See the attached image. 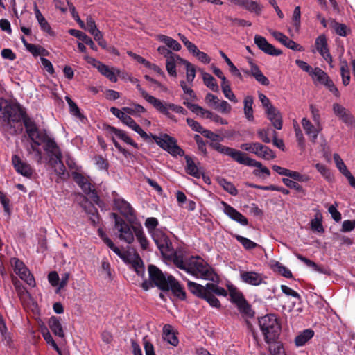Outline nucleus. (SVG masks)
Instances as JSON below:
<instances>
[{"label":"nucleus","instance_id":"f257e3e1","mask_svg":"<svg viewBox=\"0 0 355 355\" xmlns=\"http://www.w3.org/2000/svg\"><path fill=\"white\" fill-rule=\"evenodd\" d=\"M173 263L176 267L196 278L212 282H218V277L213 268L200 257H191L185 260L176 257Z\"/></svg>","mask_w":355,"mask_h":355},{"label":"nucleus","instance_id":"f03ea898","mask_svg":"<svg viewBox=\"0 0 355 355\" xmlns=\"http://www.w3.org/2000/svg\"><path fill=\"white\" fill-rule=\"evenodd\" d=\"M187 287L189 291L194 295L205 300L210 306L218 308L220 306L219 300L214 295L218 296H226L227 292L222 287L218 286L216 284L207 283L205 286L189 281H187Z\"/></svg>","mask_w":355,"mask_h":355},{"label":"nucleus","instance_id":"7ed1b4c3","mask_svg":"<svg viewBox=\"0 0 355 355\" xmlns=\"http://www.w3.org/2000/svg\"><path fill=\"white\" fill-rule=\"evenodd\" d=\"M210 146L219 153L231 157L233 160L239 164H243L251 167H257L260 170V172L266 174L268 176L270 174L269 169L267 167L263 166L260 162L250 157L246 153L241 150L224 146L218 142L211 143Z\"/></svg>","mask_w":355,"mask_h":355},{"label":"nucleus","instance_id":"20e7f679","mask_svg":"<svg viewBox=\"0 0 355 355\" xmlns=\"http://www.w3.org/2000/svg\"><path fill=\"white\" fill-rule=\"evenodd\" d=\"M259 324L267 343L274 342L278 338L281 327L275 315L268 314L261 317L259 320Z\"/></svg>","mask_w":355,"mask_h":355},{"label":"nucleus","instance_id":"39448f33","mask_svg":"<svg viewBox=\"0 0 355 355\" xmlns=\"http://www.w3.org/2000/svg\"><path fill=\"white\" fill-rule=\"evenodd\" d=\"M24 110L17 103L0 98V118L4 121L19 122L21 120Z\"/></svg>","mask_w":355,"mask_h":355},{"label":"nucleus","instance_id":"423d86ee","mask_svg":"<svg viewBox=\"0 0 355 355\" xmlns=\"http://www.w3.org/2000/svg\"><path fill=\"white\" fill-rule=\"evenodd\" d=\"M148 135L150 139L147 141L153 139L157 145L172 155H181L183 153L182 150L177 145L176 140L169 135L166 134L160 136L153 135V134Z\"/></svg>","mask_w":355,"mask_h":355},{"label":"nucleus","instance_id":"0eeeda50","mask_svg":"<svg viewBox=\"0 0 355 355\" xmlns=\"http://www.w3.org/2000/svg\"><path fill=\"white\" fill-rule=\"evenodd\" d=\"M112 216L115 219V228L119 232V239L128 243H132L134 241V228L138 227L130 226L122 218H119L116 214L113 213Z\"/></svg>","mask_w":355,"mask_h":355},{"label":"nucleus","instance_id":"6e6552de","mask_svg":"<svg viewBox=\"0 0 355 355\" xmlns=\"http://www.w3.org/2000/svg\"><path fill=\"white\" fill-rule=\"evenodd\" d=\"M10 264L13 268L15 272L20 277V279L31 287H34L35 286V281L33 276L31 274L29 270L21 261L14 257L10 259Z\"/></svg>","mask_w":355,"mask_h":355},{"label":"nucleus","instance_id":"1a4fd4ad","mask_svg":"<svg viewBox=\"0 0 355 355\" xmlns=\"http://www.w3.org/2000/svg\"><path fill=\"white\" fill-rule=\"evenodd\" d=\"M153 239L156 243L161 253L165 257L171 256L174 250L172 244L168 236L160 230H156L153 232Z\"/></svg>","mask_w":355,"mask_h":355},{"label":"nucleus","instance_id":"9d476101","mask_svg":"<svg viewBox=\"0 0 355 355\" xmlns=\"http://www.w3.org/2000/svg\"><path fill=\"white\" fill-rule=\"evenodd\" d=\"M155 108L160 113L164 114L168 118L176 121L174 116L170 113V110H172L177 113H180L182 114H186L187 111L182 106L177 105L173 103H164L163 101L159 99V103H157V105L155 106Z\"/></svg>","mask_w":355,"mask_h":355},{"label":"nucleus","instance_id":"9b49d317","mask_svg":"<svg viewBox=\"0 0 355 355\" xmlns=\"http://www.w3.org/2000/svg\"><path fill=\"white\" fill-rule=\"evenodd\" d=\"M88 62L92 63L103 76H105L111 82L116 83L117 81L116 74L119 73V70L110 68L108 66L92 58H88Z\"/></svg>","mask_w":355,"mask_h":355},{"label":"nucleus","instance_id":"f8f14e48","mask_svg":"<svg viewBox=\"0 0 355 355\" xmlns=\"http://www.w3.org/2000/svg\"><path fill=\"white\" fill-rule=\"evenodd\" d=\"M21 119L24 121L26 131L31 141H35L40 145L38 139L42 138L44 132H40L37 128L35 123L28 117L26 116L25 112H24L23 117Z\"/></svg>","mask_w":355,"mask_h":355},{"label":"nucleus","instance_id":"ddd939ff","mask_svg":"<svg viewBox=\"0 0 355 355\" xmlns=\"http://www.w3.org/2000/svg\"><path fill=\"white\" fill-rule=\"evenodd\" d=\"M40 145L42 143H44V150L47 153L49 156L51 157L59 158L62 157V153L60 150L59 147L55 142V141L50 138L46 133L42 135V139H38Z\"/></svg>","mask_w":355,"mask_h":355},{"label":"nucleus","instance_id":"4468645a","mask_svg":"<svg viewBox=\"0 0 355 355\" xmlns=\"http://www.w3.org/2000/svg\"><path fill=\"white\" fill-rule=\"evenodd\" d=\"M148 273L150 280L162 290L167 289L168 277H166L162 272L156 266L150 265Z\"/></svg>","mask_w":355,"mask_h":355},{"label":"nucleus","instance_id":"2eb2a0df","mask_svg":"<svg viewBox=\"0 0 355 355\" xmlns=\"http://www.w3.org/2000/svg\"><path fill=\"white\" fill-rule=\"evenodd\" d=\"M114 206L130 223L134 222L135 220L134 209L128 202L122 198H116Z\"/></svg>","mask_w":355,"mask_h":355},{"label":"nucleus","instance_id":"dca6fc26","mask_svg":"<svg viewBox=\"0 0 355 355\" xmlns=\"http://www.w3.org/2000/svg\"><path fill=\"white\" fill-rule=\"evenodd\" d=\"M254 43L259 47L260 50L263 51L265 53L270 55H279L282 54V51L268 42L266 39L259 35L254 36Z\"/></svg>","mask_w":355,"mask_h":355},{"label":"nucleus","instance_id":"f3484780","mask_svg":"<svg viewBox=\"0 0 355 355\" xmlns=\"http://www.w3.org/2000/svg\"><path fill=\"white\" fill-rule=\"evenodd\" d=\"M12 164L16 171L21 175L31 178L33 175V168L28 164L22 161L18 155H15L12 157Z\"/></svg>","mask_w":355,"mask_h":355},{"label":"nucleus","instance_id":"a211bd4d","mask_svg":"<svg viewBox=\"0 0 355 355\" xmlns=\"http://www.w3.org/2000/svg\"><path fill=\"white\" fill-rule=\"evenodd\" d=\"M315 45L320 54L330 64L331 67H333L331 65L332 57L329 53V49L327 48L326 37L324 35L318 36L315 40Z\"/></svg>","mask_w":355,"mask_h":355},{"label":"nucleus","instance_id":"6ab92c4d","mask_svg":"<svg viewBox=\"0 0 355 355\" xmlns=\"http://www.w3.org/2000/svg\"><path fill=\"white\" fill-rule=\"evenodd\" d=\"M76 183L81 187L83 191L95 202L98 200V196L94 189H92L89 181L80 174H76L74 177Z\"/></svg>","mask_w":355,"mask_h":355},{"label":"nucleus","instance_id":"aec40b11","mask_svg":"<svg viewBox=\"0 0 355 355\" xmlns=\"http://www.w3.org/2000/svg\"><path fill=\"white\" fill-rule=\"evenodd\" d=\"M333 111L334 114L347 125H352L355 123V119L350 112L341 105L334 103Z\"/></svg>","mask_w":355,"mask_h":355},{"label":"nucleus","instance_id":"412c9836","mask_svg":"<svg viewBox=\"0 0 355 355\" xmlns=\"http://www.w3.org/2000/svg\"><path fill=\"white\" fill-rule=\"evenodd\" d=\"M302 125L306 135L309 137L311 141L315 143L319 132L322 130L321 124H313L308 119L303 118L302 119Z\"/></svg>","mask_w":355,"mask_h":355},{"label":"nucleus","instance_id":"4be33fe9","mask_svg":"<svg viewBox=\"0 0 355 355\" xmlns=\"http://www.w3.org/2000/svg\"><path fill=\"white\" fill-rule=\"evenodd\" d=\"M221 204L223 207V212L232 220L236 221L241 225H248V219L243 214L223 201Z\"/></svg>","mask_w":355,"mask_h":355},{"label":"nucleus","instance_id":"5701e85b","mask_svg":"<svg viewBox=\"0 0 355 355\" xmlns=\"http://www.w3.org/2000/svg\"><path fill=\"white\" fill-rule=\"evenodd\" d=\"M270 33L279 42L286 46L287 48L294 51H302L303 50L302 46L295 42L293 40L289 39L287 36L283 33L270 30Z\"/></svg>","mask_w":355,"mask_h":355},{"label":"nucleus","instance_id":"b1692460","mask_svg":"<svg viewBox=\"0 0 355 355\" xmlns=\"http://www.w3.org/2000/svg\"><path fill=\"white\" fill-rule=\"evenodd\" d=\"M240 277L243 282L252 286H259L263 282L262 275L253 271H241Z\"/></svg>","mask_w":355,"mask_h":355},{"label":"nucleus","instance_id":"393cba45","mask_svg":"<svg viewBox=\"0 0 355 355\" xmlns=\"http://www.w3.org/2000/svg\"><path fill=\"white\" fill-rule=\"evenodd\" d=\"M171 289L173 294L181 300L185 299L186 293L180 284L171 275L168 276L167 289Z\"/></svg>","mask_w":355,"mask_h":355},{"label":"nucleus","instance_id":"a878e982","mask_svg":"<svg viewBox=\"0 0 355 355\" xmlns=\"http://www.w3.org/2000/svg\"><path fill=\"white\" fill-rule=\"evenodd\" d=\"M186 160V171L190 175L200 178L203 174V170L199 166V163H196L194 160L189 156H185Z\"/></svg>","mask_w":355,"mask_h":355},{"label":"nucleus","instance_id":"bb28decb","mask_svg":"<svg viewBox=\"0 0 355 355\" xmlns=\"http://www.w3.org/2000/svg\"><path fill=\"white\" fill-rule=\"evenodd\" d=\"M184 62H186V60L182 58L180 55L177 54L174 55L172 57L168 58V59L166 60V69L169 76L172 77H176V64H184Z\"/></svg>","mask_w":355,"mask_h":355},{"label":"nucleus","instance_id":"cd10ccee","mask_svg":"<svg viewBox=\"0 0 355 355\" xmlns=\"http://www.w3.org/2000/svg\"><path fill=\"white\" fill-rule=\"evenodd\" d=\"M250 71H246L245 73L252 76L256 79V80L261 83L262 85L268 86L270 84V81L268 78L263 74L259 67L252 62H250Z\"/></svg>","mask_w":355,"mask_h":355},{"label":"nucleus","instance_id":"c85d7f7f","mask_svg":"<svg viewBox=\"0 0 355 355\" xmlns=\"http://www.w3.org/2000/svg\"><path fill=\"white\" fill-rule=\"evenodd\" d=\"M268 119L271 121L272 125L277 130L282 128V117L280 112L275 107L266 112Z\"/></svg>","mask_w":355,"mask_h":355},{"label":"nucleus","instance_id":"c756f323","mask_svg":"<svg viewBox=\"0 0 355 355\" xmlns=\"http://www.w3.org/2000/svg\"><path fill=\"white\" fill-rule=\"evenodd\" d=\"M230 1L237 6H239L250 12H254L259 13L261 10V7L259 4L252 0H230Z\"/></svg>","mask_w":355,"mask_h":355},{"label":"nucleus","instance_id":"7c9ffc66","mask_svg":"<svg viewBox=\"0 0 355 355\" xmlns=\"http://www.w3.org/2000/svg\"><path fill=\"white\" fill-rule=\"evenodd\" d=\"M48 324L52 332L57 336L63 338L64 333L60 320L55 316L49 318Z\"/></svg>","mask_w":355,"mask_h":355},{"label":"nucleus","instance_id":"2f4dec72","mask_svg":"<svg viewBox=\"0 0 355 355\" xmlns=\"http://www.w3.org/2000/svg\"><path fill=\"white\" fill-rule=\"evenodd\" d=\"M51 166L54 168L55 173L62 178H66L68 174L66 173V168L62 162V157H51L49 160Z\"/></svg>","mask_w":355,"mask_h":355},{"label":"nucleus","instance_id":"473e14b6","mask_svg":"<svg viewBox=\"0 0 355 355\" xmlns=\"http://www.w3.org/2000/svg\"><path fill=\"white\" fill-rule=\"evenodd\" d=\"M123 123L138 133L145 141L150 139V136L129 115L125 119Z\"/></svg>","mask_w":355,"mask_h":355},{"label":"nucleus","instance_id":"72a5a7b5","mask_svg":"<svg viewBox=\"0 0 355 355\" xmlns=\"http://www.w3.org/2000/svg\"><path fill=\"white\" fill-rule=\"evenodd\" d=\"M69 33L83 41L85 44L89 45L92 50L97 51V47L93 40L83 32L76 29H70Z\"/></svg>","mask_w":355,"mask_h":355},{"label":"nucleus","instance_id":"f704fd0d","mask_svg":"<svg viewBox=\"0 0 355 355\" xmlns=\"http://www.w3.org/2000/svg\"><path fill=\"white\" fill-rule=\"evenodd\" d=\"M257 153H256L257 157L266 160H271L275 158V153L269 147L259 143Z\"/></svg>","mask_w":355,"mask_h":355},{"label":"nucleus","instance_id":"c9c22d12","mask_svg":"<svg viewBox=\"0 0 355 355\" xmlns=\"http://www.w3.org/2000/svg\"><path fill=\"white\" fill-rule=\"evenodd\" d=\"M244 108L243 112L245 118L249 121H252L254 120V115H253V109H252V105L254 103V99L252 96H247L245 97L244 101Z\"/></svg>","mask_w":355,"mask_h":355},{"label":"nucleus","instance_id":"e433bc0d","mask_svg":"<svg viewBox=\"0 0 355 355\" xmlns=\"http://www.w3.org/2000/svg\"><path fill=\"white\" fill-rule=\"evenodd\" d=\"M108 129L110 132L116 135L125 143L134 146L135 148H138V144H136L123 130L111 126H109Z\"/></svg>","mask_w":355,"mask_h":355},{"label":"nucleus","instance_id":"4c0bfd02","mask_svg":"<svg viewBox=\"0 0 355 355\" xmlns=\"http://www.w3.org/2000/svg\"><path fill=\"white\" fill-rule=\"evenodd\" d=\"M202 78L204 82V84L211 89L213 92H217L219 91V87L216 79L209 73L205 72L203 71H201Z\"/></svg>","mask_w":355,"mask_h":355},{"label":"nucleus","instance_id":"58836bf2","mask_svg":"<svg viewBox=\"0 0 355 355\" xmlns=\"http://www.w3.org/2000/svg\"><path fill=\"white\" fill-rule=\"evenodd\" d=\"M314 331L311 329L304 330L302 333L297 335L295 339V343L297 346H303L311 338H313Z\"/></svg>","mask_w":355,"mask_h":355},{"label":"nucleus","instance_id":"ea45409f","mask_svg":"<svg viewBox=\"0 0 355 355\" xmlns=\"http://www.w3.org/2000/svg\"><path fill=\"white\" fill-rule=\"evenodd\" d=\"M157 38L160 42L164 43L168 48L173 51H179L182 48L180 44L171 37L164 35H159Z\"/></svg>","mask_w":355,"mask_h":355},{"label":"nucleus","instance_id":"a19ab883","mask_svg":"<svg viewBox=\"0 0 355 355\" xmlns=\"http://www.w3.org/2000/svg\"><path fill=\"white\" fill-rule=\"evenodd\" d=\"M311 75L316 78V80L321 84L324 85L325 86H328L329 83L332 81L328 75L322 71L321 69L316 67L315 68Z\"/></svg>","mask_w":355,"mask_h":355},{"label":"nucleus","instance_id":"79ce46f5","mask_svg":"<svg viewBox=\"0 0 355 355\" xmlns=\"http://www.w3.org/2000/svg\"><path fill=\"white\" fill-rule=\"evenodd\" d=\"M98 235L99 236L103 239V241L106 243V245L114 252H115L119 257L121 258L124 259V254L121 252L120 249L116 247L114 243L110 239L106 234L101 229L98 230Z\"/></svg>","mask_w":355,"mask_h":355},{"label":"nucleus","instance_id":"37998d69","mask_svg":"<svg viewBox=\"0 0 355 355\" xmlns=\"http://www.w3.org/2000/svg\"><path fill=\"white\" fill-rule=\"evenodd\" d=\"M163 338L169 344L177 346L178 345V339L173 332L171 331L170 325H165L163 328Z\"/></svg>","mask_w":355,"mask_h":355},{"label":"nucleus","instance_id":"c03bdc74","mask_svg":"<svg viewBox=\"0 0 355 355\" xmlns=\"http://www.w3.org/2000/svg\"><path fill=\"white\" fill-rule=\"evenodd\" d=\"M35 14L36 19L41 27V29L49 34L52 33L51 28L48 23V21L46 20V19L44 17L41 12L39 10L37 6L35 7Z\"/></svg>","mask_w":355,"mask_h":355},{"label":"nucleus","instance_id":"a18cd8bd","mask_svg":"<svg viewBox=\"0 0 355 355\" xmlns=\"http://www.w3.org/2000/svg\"><path fill=\"white\" fill-rule=\"evenodd\" d=\"M271 268L273 270V271L278 272L279 274L286 278L292 277V273L290 271V270H288L286 267H285L278 261L272 262Z\"/></svg>","mask_w":355,"mask_h":355},{"label":"nucleus","instance_id":"49530a36","mask_svg":"<svg viewBox=\"0 0 355 355\" xmlns=\"http://www.w3.org/2000/svg\"><path fill=\"white\" fill-rule=\"evenodd\" d=\"M39 146L37 143L35 141H33L31 143V145L29 147H28L27 150L29 154L33 155V158L38 162L41 163L42 159V151L39 148Z\"/></svg>","mask_w":355,"mask_h":355},{"label":"nucleus","instance_id":"de8ad7c7","mask_svg":"<svg viewBox=\"0 0 355 355\" xmlns=\"http://www.w3.org/2000/svg\"><path fill=\"white\" fill-rule=\"evenodd\" d=\"M236 306L239 309L240 313L243 315L249 318H251L254 315V311L252 310L250 304L247 302L245 300H244L241 302H239V304H238Z\"/></svg>","mask_w":355,"mask_h":355},{"label":"nucleus","instance_id":"09e8293b","mask_svg":"<svg viewBox=\"0 0 355 355\" xmlns=\"http://www.w3.org/2000/svg\"><path fill=\"white\" fill-rule=\"evenodd\" d=\"M270 355H286L282 344L274 341L268 343Z\"/></svg>","mask_w":355,"mask_h":355},{"label":"nucleus","instance_id":"8fccbe9b","mask_svg":"<svg viewBox=\"0 0 355 355\" xmlns=\"http://www.w3.org/2000/svg\"><path fill=\"white\" fill-rule=\"evenodd\" d=\"M136 87L137 88V89L139 90L141 96L147 101L150 104H151L154 107L155 106L157 105V103H159V99L148 94L145 90H144L141 87V85L140 84L138 83L137 85H136Z\"/></svg>","mask_w":355,"mask_h":355},{"label":"nucleus","instance_id":"3c124183","mask_svg":"<svg viewBox=\"0 0 355 355\" xmlns=\"http://www.w3.org/2000/svg\"><path fill=\"white\" fill-rule=\"evenodd\" d=\"M296 257L298 259L305 263L308 266L312 267L315 271H318L321 273H326V270L321 268L320 266H318L315 262L312 261L311 260L303 257L301 254H296Z\"/></svg>","mask_w":355,"mask_h":355},{"label":"nucleus","instance_id":"603ef678","mask_svg":"<svg viewBox=\"0 0 355 355\" xmlns=\"http://www.w3.org/2000/svg\"><path fill=\"white\" fill-rule=\"evenodd\" d=\"M185 67H186V77H187V80L188 83H191L195 77H196V69L194 67V66L191 64L189 62H188L187 60H186V62H184V64Z\"/></svg>","mask_w":355,"mask_h":355},{"label":"nucleus","instance_id":"864d4df0","mask_svg":"<svg viewBox=\"0 0 355 355\" xmlns=\"http://www.w3.org/2000/svg\"><path fill=\"white\" fill-rule=\"evenodd\" d=\"M133 230L135 232V234L137 240L140 243L141 248L144 250L147 249V248L148 246V241L147 239L146 238V236H144V234L143 231L141 230V229L139 227V228H134Z\"/></svg>","mask_w":355,"mask_h":355},{"label":"nucleus","instance_id":"5fc2aeb1","mask_svg":"<svg viewBox=\"0 0 355 355\" xmlns=\"http://www.w3.org/2000/svg\"><path fill=\"white\" fill-rule=\"evenodd\" d=\"M236 239L240 242L243 246L247 250L254 249L257 246V244L248 238L243 237L240 235H235Z\"/></svg>","mask_w":355,"mask_h":355},{"label":"nucleus","instance_id":"6e6d98bb","mask_svg":"<svg viewBox=\"0 0 355 355\" xmlns=\"http://www.w3.org/2000/svg\"><path fill=\"white\" fill-rule=\"evenodd\" d=\"M123 110L128 114L132 115L144 113L146 112V110L142 105L139 104H134L132 107H123Z\"/></svg>","mask_w":355,"mask_h":355},{"label":"nucleus","instance_id":"4d7b16f0","mask_svg":"<svg viewBox=\"0 0 355 355\" xmlns=\"http://www.w3.org/2000/svg\"><path fill=\"white\" fill-rule=\"evenodd\" d=\"M205 101L210 107L216 110L220 101V99H219L216 95L208 93L205 96Z\"/></svg>","mask_w":355,"mask_h":355},{"label":"nucleus","instance_id":"13d9d810","mask_svg":"<svg viewBox=\"0 0 355 355\" xmlns=\"http://www.w3.org/2000/svg\"><path fill=\"white\" fill-rule=\"evenodd\" d=\"M220 184L223 187V188L231 195H237L238 191L232 182H228L225 179H223L220 180Z\"/></svg>","mask_w":355,"mask_h":355},{"label":"nucleus","instance_id":"bf43d9fd","mask_svg":"<svg viewBox=\"0 0 355 355\" xmlns=\"http://www.w3.org/2000/svg\"><path fill=\"white\" fill-rule=\"evenodd\" d=\"M34 56L46 55L48 52L42 46L31 44L28 45V49Z\"/></svg>","mask_w":355,"mask_h":355},{"label":"nucleus","instance_id":"052dcab7","mask_svg":"<svg viewBox=\"0 0 355 355\" xmlns=\"http://www.w3.org/2000/svg\"><path fill=\"white\" fill-rule=\"evenodd\" d=\"M12 282L19 297H23L24 295L28 293L26 288L24 287L21 282L19 279H17V277H12Z\"/></svg>","mask_w":355,"mask_h":355},{"label":"nucleus","instance_id":"680f3d73","mask_svg":"<svg viewBox=\"0 0 355 355\" xmlns=\"http://www.w3.org/2000/svg\"><path fill=\"white\" fill-rule=\"evenodd\" d=\"M259 145V142H251V143H245L242 144L240 146V148L245 151L253 153L256 155L257 153L258 146Z\"/></svg>","mask_w":355,"mask_h":355},{"label":"nucleus","instance_id":"e2e57ef3","mask_svg":"<svg viewBox=\"0 0 355 355\" xmlns=\"http://www.w3.org/2000/svg\"><path fill=\"white\" fill-rule=\"evenodd\" d=\"M230 295L232 302L237 305L239 302H241L244 300L243 295L235 288L230 290Z\"/></svg>","mask_w":355,"mask_h":355},{"label":"nucleus","instance_id":"0e129e2a","mask_svg":"<svg viewBox=\"0 0 355 355\" xmlns=\"http://www.w3.org/2000/svg\"><path fill=\"white\" fill-rule=\"evenodd\" d=\"M282 182L286 187L291 188V189H294L295 190H296L298 192L304 193V189H303L301 185H300L298 183H297L296 182H294V181L291 180V179L286 178L282 179Z\"/></svg>","mask_w":355,"mask_h":355},{"label":"nucleus","instance_id":"69168bd1","mask_svg":"<svg viewBox=\"0 0 355 355\" xmlns=\"http://www.w3.org/2000/svg\"><path fill=\"white\" fill-rule=\"evenodd\" d=\"M288 176L294 179L295 180L305 182L309 180V177L306 175H302L300 173L294 171H288Z\"/></svg>","mask_w":355,"mask_h":355},{"label":"nucleus","instance_id":"338daca9","mask_svg":"<svg viewBox=\"0 0 355 355\" xmlns=\"http://www.w3.org/2000/svg\"><path fill=\"white\" fill-rule=\"evenodd\" d=\"M94 36V39L98 42V45L103 49H107V42L103 39V33L99 31H95L94 33H91Z\"/></svg>","mask_w":355,"mask_h":355},{"label":"nucleus","instance_id":"774afa93","mask_svg":"<svg viewBox=\"0 0 355 355\" xmlns=\"http://www.w3.org/2000/svg\"><path fill=\"white\" fill-rule=\"evenodd\" d=\"M216 110L223 114H229L232 110V106L224 100H220Z\"/></svg>","mask_w":355,"mask_h":355}]
</instances>
